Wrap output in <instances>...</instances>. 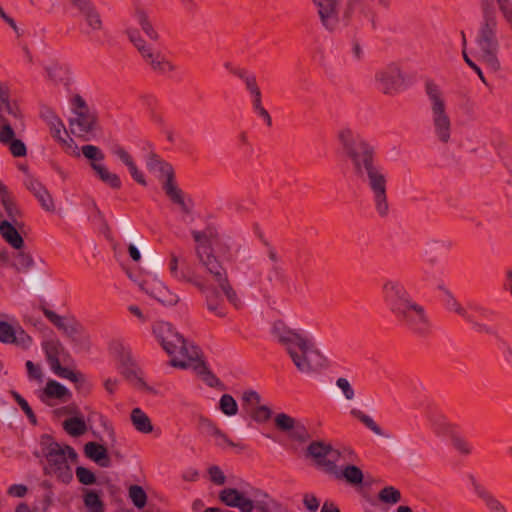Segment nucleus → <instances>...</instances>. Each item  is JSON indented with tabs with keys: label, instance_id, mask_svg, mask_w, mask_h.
<instances>
[{
	"label": "nucleus",
	"instance_id": "obj_43",
	"mask_svg": "<svg viewBox=\"0 0 512 512\" xmlns=\"http://www.w3.org/2000/svg\"><path fill=\"white\" fill-rule=\"evenodd\" d=\"M219 409L226 416H235L238 413V404L230 394H223L219 400Z\"/></svg>",
	"mask_w": 512,
	"mask_h": 512
},
{
	"label": "nucleus",
	"instance_id": "obj_52",
	"mask_svg": "<svg viewBox=\"0 0 512 512\" xmlns=\"http://www.w3.org/2000/svg\"><path fill=\"white\" fill-rule=\"evenodd\" d=\"M16 328L5 321H0V341L6 344H12L15 340L14 336Z\"/></svg>",
	"mask_w": 512,
	"mask_h": 512
},
{
	"label": "nucleus",
	"instance_id": "obj_22",
	"mask_svg": "<svg viewBox=\"0 0 512 512\" xmlns=\"http://www.w3.org/2000/svg\"><path fill=\"white\" fill-rule=\"evenodd\" d=\"M274 421L279 430L291 432L296 439L303 440L307 436L304 425L285 413L277 414Z\"/></svg>",
	"mask_w": 512,
	"mask_h": 512
},
{
	"label": "nucleus",
	"instance_id": "obj_55",
	"mask_svg": "<svg viewBox=\"0 0 512 512\" xmlns=\"http://www.w3.org/2000/svg\"><path fill=\"white\" fill-rule=\"evenodd\" d=\"M199 429L205 435L211 436L213 438L216 436V434L220 430L212 420L205 418V417L199 418Z\"/></svg>",
	"mask_w": 512,
	"mask_h": 512
},
{
	"label": "nucleus",
	"instance_id": "obj_3",
	"mask_svg": "<svg viewBox=\"0 0 512 512\" xmlns=\"http://www.w3.org/2000/svg\"><path fill=\"white\" fill-rule=\"evenodd\" d=\"M152 332L163 350L171 357L170 364L173 367L185 369L199 358L198 348L187 342L170 323L158 321L153 324Z\"/></svg>",
	"mask_w": 512,
	"mask_h": 512
},
{
	"label": "nucleus",
	"instance_id": "obj_47",
	"mask_svg": "<svg viewBox=\"0 0 512 512\" xmlns=\"http://www.w3.org/2000/svg\"><path fill=\"white\" fill-rule=\"evenodd\" d=\"M236 76L245 83L246 89L250 95L260 92V88L256 81V76L253 73H250L247 70L236 71Z\"/></svg>",
	"mask_w": 512,
	"mask_h": 512
},
{
	"label": "nucleus",
	"instance_id": "obj_51",
	"mask_svg": "<svg viewBox=\"0 0 512 512\" xmlns=\"http://www.w3.org/2000/svg\"><path fill=\"white\" fill-rule=\"evenodd\" d=\"M0 120L2 122L0 128V143L3 145H8L10 142L15 140V133L11 124L6 119L1 117Z\"/></svg>",
	"mask_w": 512,
	"mask_h": 512
},
{
	"label": "nucleus",
	"instance_id": "obj_19",
	"mask_svg": "<svg viewBox=\"0 0 512 512\" xmlns=\"http://www.w3.org/2000/svg\"><path fill=\"white\" fill-rule=\"evenodd\" d=\"M323 26L333 30L338 23V0H313Z\"/></svg>",
	"mask_w": 512,
	"mask_h": 512
},
{
	"label": "nucleus",
	"instance_id": "obj_49",
	"mask_svg": "<svg viewBox=\"0 0 512 512\" xmlns=\"http://www.w3.org/2000/svg\"><path fill=\"white\" fill-rule=\"evenodd\" d=\"M260 402V395L254 390H248L242 394V407L247 413L252 412V409L259 405Z\"/></svg>",
	"mask_w": 512,
	"mask_h": 512
},
{
	"label": "nucleus",
	"instance_id": "obj_6",
	"mask_svg": "<svg viewBox=\"0 0 512 512\" xmlns=\"http://www.w3.org/2000/svg\"><path fill=\"white\" fill-rule=\"evenodd\" d=\"M425 93L433 135L446 144L451 140L453 124L445 94L438 84L430 80L425 83Z\"/></svg>",
	"mask_w": 512,
	"mask_h": 512
},
{
	"label": "nucleus",
	"instance_id": "obj_63",
	"mask_svg": "<svg viewBox=\"0 0 512 512\" xmlns=\"http://www.w3.org/2000/svg\"><path fill=\"white\" fill-rule=\"evenodd\" d=\"M128 37L130 41L134 44L140 54L147 50L150 46L140 37L136 30H129Z\"/></svg>",
	"mask_w": 512,
	"mask_h": 512
},
{
	"label": "nucleus",
	"instance_id": "obj_24",
	"mask_svg": "<svg viewBox=\"0 0 512 512\" xmlns=\"http://www.w3.org/2000/svg\"><path fill=\"white\" fill-rule=\"evenodd\" d=\"M146 165L150 172L156 174L158 178L164 179V183H174L172 166L161 160L157 155L151 154L147 159Z\"/></svg>",
	"mask_w": 512,
	"mask_h": 512
},
{
	"label": "nucleus",
	"instance_id": "obj_16",
	"mask_svg": "<svg viewBox=\"0 0 512 512\" xmlns=\"http://www.w3.org/2000/svg\"><path fill=\"white\" fill-rule=\"evenodd\" d=\"M204 295L207 309L215 313L219 317H224L226 312L224 311L223 298L219 291L212 284L203 277L201 279V286H195Z\"/></svg>",
	"mask_w": 512,
	"mask_h": 512
},
{
	"label": "nucleus",
	"instance_id": "obj_14",
	"mask_svg": "<svg viewBox=\"0 0 512 512\" xmlns=\"http://www.w3.org/2000/svg\"><path fill=\"white\" fill-rule=\"evenodd\" d=\"M219 499L228 507L237 508L240 512H252L254 501L244 491L236 488H225L220 491Z\"/></svg>",
	"mask_w": 512,
	"mask_h": 512
},
{
	"label": "nucleus",
	"instance_id": "obj_28",
	"mask_svg": "<svg viewBox=\"0 0 512 512\" xmlns=\"http://www.w3.org/2000/svg\"><path fill=\"white\" fill-rule=\"evenodd\" d=\"M429 426L437 436H452L453 426L446 417L438 412H430L427 416Z\"/></svg>",
	"mask_w": 512,
	"mask_h": 512
},
{
	"label": "nucleus",
	"instance_id": "obj_42",
	"mask_svg": "<svg viewBox=\"0 0 512 512\" xmlns=\"http://www.w3.org/2000/svg\"><path fill=\"white\" fill-rule=\"evenodd\" d=\"M350 414L357 418L359 421H361L368 429H370L372 432H374L376 435L382 436L383 431L381 428L377 425V423L370 417L369 415L365 414L359 409H352L350 411Z\"/></svg>",
	"mask_w": 512,
	"mask_h": 512
},
{
	"label": "nucleus",
	"instance_id": "obj_46",
	"mask_svg": "<svg viewBox=\"0 0 512 512\" xmlns=\"http://www.w3.org/2000/svg\"><path fill=\"white\" fill-rule=\"evenodd\" d=\"M381 502L387 504H396L401 500V493L393 486L384 487L378 494Z\"/></svg>",
	"mask_w": 512,
	"mask_h": 512
},
{
	"label": "nucleus",
	"instance_id": "obj_34",
	"mask_svg": "<svg viewBox=\"0 0 512 512\" xmlns=\"http://www.w3.org/2000/svg\"><path fill=\"white\" fill-rule=\"evenodd\" d=\"M330 448V444L315 441L308 446L307 452L308 455L315 461L316 465L321 469H324Z\"/></svg>",
	"mask_w": 512,
	"mask_h": 512
},
{
	"label": "nucleus",
	"instance_id": "obj_58",
	"mask_svg": "<svg viewBox=\"0 0 512 512\" xmlns=\"http://www.w3.org/2000/svg\"><path fill=\"white\" fill-rule=\"evenodd\" d=\"M76 476L79 482L84 485H92L96 482L94 473L85 467H77Z\"/></svg>",
	"mask_w": 512,
	"mask_h": 512
},
{
	"label": "nucleus",
	"instance_id": "obj_4",
	"mask_svg": "<svg viewBox=\"0 0 512 512\" xmlns=\"http://www.w3.org/2000/svg\"><path fill=\"white\" fill-rule=\"evenodd\" d=\"M191 235L196 242L195 254L199 266L204 269L211 280L217 284L228 301L235 307H238L240 305V299L228 282L226 269L213 254L211 248L212 243L207 238V234H203L202 231L192 230Z\"/></svg>",
	"mask_w": 512,
	"mask_h": 512
},
{
	"label": "nucleus",
	"instance_id": "obj_61",
	"mask_svg": "<svg viewBox=\"0 0 512 512\" xmlns=\"http://www.w3.org/2000/svg\"><path fill=\"white\" fill-rule=\"evenodd\" d=\"M214 442H215V445H217L221 448H225V447L229 446V447H238L240 449H244L243 445H241L239 443L236 444L233 441H231L222 430L218 431V433L214 437Z\"/></svg>",
	"mask_w": 512,
	"mask_h": 512
},
{
	"label": "nucleus",
	"instance_id": "obj_59",
	"mask_svg": "<svg viewBox=\"0 0 512 512\" xmlns=\"http://www.w3.org/2000/svg\"><path fill=\"white\" fill-rule=\"evenodd\" d=\"M248 413L251 414L253 419L257 422H265L271 416V410L267 406L261 404L253 408L252 412Z\"/></svg>",
	"mask_w": 512,
	"mask_h": 512
},
{
	"label": "nucleus",
	"instance_id": "obj_48",
	"mask_svg": "<svg viewBox=\"0 0 512 512\" xmlns=\"http://www.w3.org/2000/svg\"><path fill=\"white\" fill-rule=\"evenodd\" d=\"M129 497L133 504L139 509L143 508L146 505L147 495L141 486L132 485L129 488Z\"/></svg>",
	"mask_w": 512,
	"mask_h": 512
},
{
	"label": "nucleus",
	"instance_id": "obj_11",
	"mask_svg": "<svg viewBox=\"0 0 512 512\" xmlns=\"http://www.w3.org/2000/svg\"><path fill=\"white\" fill-rule=\"evenodd\" d=\"M377 88L384 94L393 95L404 86L405 76L397 64H389L375 75Z\"/></svg>",
	"mask_w": 512,
	"mask_h": 512
},
{
	"label": "nucleus",
	"instance_id": "obj_10",
	"mask_svg": "<svg viewBox=\"0 0 512 512\" xmlns=\"http://www.w3.org/2000/svg\"><path fill=\"white\" fill-rule=\"evenodd\" d=\"M41 119L48 125L52 137L59 142L65 151L74 156H79L78 146L74 140L67 136L62 120L50 108H43L40 112Z\"/></svg>",
	"mask_w": 512,
	"mask_h": 512
},
{
	"label": "nucleus",
	"instance_id": "obj_8",
	"mask_svg": "<svg viewBox=\"0 0 512 512\" xmlns=\"http://www.w3.org/2000/svg\"><path fill=\"white\" fill-rule=\"evenodd\" d=\"M71 110L73 116L69 120L71 132L78 136L87 138L96 126L95 113L90 110L85 100L80 95H74L71 99Z\"/></svg>",
	"mask_w": 512,
	"mask_h": 512
},
{
	"label": "nucleus",
	"instance_id": "obj_18",
	"mask_svg": "<svg viewBox=\"0 0 512 512\" xmlns=\"http://www.w3.org/2000/svg\"><path fill=\"white\" fill-rule=\"evenodd\" d=\"M120 373L135 387L138 389H146L148 388L141 377V373L139 369L134 364L130 352L123 351V353L119 357Z\"/></svg>",
	"mask_w": 512,
	"mask_h": 512
},
{
	"label": "nucleus",
	"instance_id": "obj_12",
	"mask_svg": "<svg viewBox=\"0 0 512 512\" xmlns=\"http://www.w3.org/2000/svg\"><path fill=\"white\" fill-rule=\"evenodd\" d=\"M383 298L394 316L413 301L403 284L396 280L385 281Z\"/></svg>",
	"mask_w": 512,
	"mask_h": 512
},
{
	"label": "nucleus",
	"instance_id": "obj_64",
	"mask_svg": "<svg viewBox=\"0 0 512 512\" xmlns=\"http://www.w3.org/2000/svg\"><path fill=\"white\" fill-rule=\"evenodd\" d=\"M7 146L14 157H24L27 154L25 144L19 139L13 140Z\"/></svg>",
	"mask_w": 512,
	"mask_h": 512
},
{
	"label": "nucleus",
	"instance_id": "obj_27",
	"mask_svg": "<svg viewBox=\"0 0 512 512\" xmlns=\"http://www.w3.org/2000/svg\"><path fill=\"white\" fill-rule=\"evenodd\" d=\"M353 456L354 452L348 448L339 450L331 446L323 470L334 476L340 470V467L337 466V462H339L341 459L351 460Z\"/></svg>",
	"mask_w": 512,
	"mask_h": 512
},
{
	"label": "nucleus",
	"instance_id": "obj_37",
	"mask_svg": "<svg viewBox=\"0 0 512 512\" xmlns=\"http://www.w3.org/2000/svg\"><path fill=\"white\" fill-rule=\"evenodd\" d=\"M451 242L447 240H432L427 243L425 255L427 257V262L430 264H435L438 261L436 253H443L449 251L451 248Z\"/></svg>",
	"mask_w": 512,
	"mask_h": 512
},
{
	"label": "nucleus",
	"instance_id": "obj_36",
	"mask_svg": "<svg viewBox=\"0 0 512 512\" xmlns=\"http://www.w3.org/2000/svg\"><path fill=\"white\" fill-rule=\"evenodd\" d=\"M91 168L98 175V177L111 188L118 189L121 187V180L119 176L109 171V169L104 164L91 162Z\"/></svg>",
	"mask_w": 512,
	"mask_h": 512
},
{
	"label": "nucleus",
	"instance_id": "obj_44",
	"mask_svg": "<svg viewBox=\"0 0 512 512\" xmlns=\"http://www.w3.org/2000/svg\"><path fill=\"white\" fill-rule=\"evenodd\" d=\"M135 17L144 33L151 40L157 41L159 39V35L157 31L153 28L152 24L149 22L146 13L144 11H137Z\"/></svg>",
	"mask_w": 512,
	"mask_h": 512
},
{
	"label": "nucleus",
	"instance_id": "obj_54",
	"mask_svg": "<svg viewBox=\"0 0 512 512\" xmlns=\"http://www.w3.org/2000/svg\"><path fill=\"white\" fill-rule=\"evenodd\" d=\"M34 264L32 257L24 252H19L15 257L14 266L19 271H27Z\"/></svg>",
	"mask_w": 512,
	"mask_h": 512
},
{
	"label": "nucleus",
	"instance_id": "obj_23",
	"mask_svg": "<svg viewBox=\"0 0 512 512\" xmlns=\"http://www.w3.org/2000/svg\"><path fill=\"white\" fill-rule=\"evenodd\" d=\"M141 56L149 63L151 68L158 73L166 74L175 70V66L165 59L160 52L154 51L151 46L147 50H144Z\"/></svg>",
	"mask_w": 512,
	"mask_h": 512
},
{
	"label": "nucleus",
	"instance_id": "obj_30",
	"mask_svg": "<svg viewBox=\"0 0 512 512\" xmlns=\"http://www.w3.org/2000/svg\"><path fill=\"white\" fill-rule=\"evenodd\" d=\"M84 453L89 459L101 467L110 466V458L107 449L103 445L96 442H88L84 446Z\"/></svg>",
	"mask_w": 512,
	"mask_h": 512
},
{
	"label": "nucleus",
	"instance_id": "obj_57",
	"mask_svg": "<svg viewBox=\"0 0 512 512\" xmlns=\"http://www.w3.org/2000/svg\"><path fill=\"white\" fill-rule=\"evenodd\" d=\"M454 448L461 454L468 455L472 452L471 444L464 438L453 434L451 436Z\"/></svg>",
	"mask_w": 512,
	"mask_h": 512
},
{
	"label": "nucleus",
	"instance_id": "obj_38",
	"mask_svg": "<svg viewBox=\"0 0 512 512\" xmlns=\"http://www.w3.org/2000/svg\"><path fill=\"white\" fill-rule=\"evenodd\" d=\"M83 503L87 512H105L104 503L99 493L94 490H84Z\"/></svg>",
	"mask_w": 512,
	"mask_h": 512
},
{
	"label": "nucleus",
	"instance_id": "obj_39",
	"mask_svg": "<svg viewBox=\"0 0 512 512\" xmlns=\"http://www.w3.org/2000/svg\"><path fill=\"white\" fill-rule=\"evenodd\" d=\"M47 77L53 82H61L65 79L68 68L65 64L51 60L44 65Z\"/></svg>",
	"mask_w": 512,
	"mask_h": 512
},
{
	"label": "nucleus",
	"instance_id": "obj_2",
	"mask_svg": "<svg viewBox=\"0 0 512 512\" xmlns=\"http://www.w3.org/2000/svg\"><path fill=\"white\" fill-rule=\"evenodd\" d=\"M271 333L301 373L310 374L326 365L325 357L307 331L291 328L279 320L273 323Z\"/></svg>",
	"mask_w": 512,
	"mask_h": 512
},
{
	"label": "nucleus",
	"instance_id": "obj_9",
	"mask_svg": "<svg viewBox=\"0 0 512 512\" xmlns=\"http://www.w3.org/2000/svg\"><path fill=\"white\" fill-rule=\"evenodd\" d=\"M395 317L400 324L418 335H427L431 323L422 306L412 301L409 305L398 312Z\"/></svg>",
	"mask_w": 512,
	"mask_h": 512
},
{
	"label": "nucleus",
	"instance_id": "obj_5",
	"mask_svg": "<svg viewBox=\"0 0 512 512\" xmlns=\"http://www.w3.org/2000/svg\"><path fill=\"white\" fill-rule=\"evenodd\" d=\"M40 454L46 459L44 473L62 483L73 479L71 464L77 461L76 451L69 445H61L49 435L40 438Z\"/></svg>",
	"mask_w": 512,
	"mask_h": 512
},
{
	"label": "nucleus",
	"instance_id": "obj_60",
	"mask_svg": "<svg viewBox=\"0 0 512 512\" xmlns=\"http://www.w3.org/2000/svg\"><path fill=\"white\" fill-rule=\"evenodd\" d=\"M14 338L15 340L13 341V344L22 348H28L32 343V338L19 326L16 327Z\"/></svg>",
	"mask_w": 512,
	"mask_h": 512
},
{
	"label": "nucleus",
	"instance_id": "obj_29",
	"mask_svg": "<svg viewBox=\"0 0 512 512\" xmlns=\"http://www.w3.org/2000/svg\"><path fill=\"white\" fill-rule=\"evenodd\" d=\"M130 422L133 428L139 433L149 434L154 431L150 417L139 407H135L131 410Z\"/></svg>",
	"mask_w": 512,
	"mask_h": 512
},
{
	"label": "nucleus",
	"instance_id": "obj_15",
	"mask_svg": "<svg viewBox=\"0 0 512 512\" xmlns=\"http://www.w3.org/2000/svg\"><path fill=\"white\" fill-rule=\"evenodd\" d=\"M180 257L175 252L170 253L168 268L171 276L179 282L190 283L193 286H201L203 276L193 271L190 267H179Z\"/></svg>",
	"mask_w": 512,
	"mask_h": 512
},
{
	"label": "nucleus",
	"instance_id": "obj_25",
	"mask_svg": "<svg viewBox=\"0 0 512 512\" xmlns=\"http://www.w3.org/2000/svg\"><path fill=\"white\" fill-rule=\"evenodd\" d=\"M72 393L61 383L55 380H49L40 396L43 402L48 399H58L61 402H67L71 399Z\"/></svg>",
	"mask_w": 512,
	"mask_h": 512
},
{
	"label": "nucleus",
	"instance_id": "obj_20",
	"mask_svg": "<svg viewBox=\"0 0 512 512\" xmlns=\"http://www.w3.org/2000/svg\"><path fill=\"white\" fill-rule=\"evenodd\" d=\"M142 288L147 294L163 305L172 306L179 300L178 296L170 292L160 281L145 282Z\"/></svg>",
	"mask_w": 512,
	"mask_h": 512
},
{
	"label": "nucleus",
	"instance_id": "obj_62",
	"mask_svg": "<svg viewBox=\"0 0 512 512\" xmlns=\"http://www.w3.org/2000/svg\"><path fill=\"white\" fill-rule=\"evenodd\" d=\"M336 386L342 391L347 400L354 399L355 393L351 384L346 378L340 377L336 381Z\"/></svg>",
	"mask_w": 512,
	"mask_h": 512
},
{
	"label": "nucleus",
	"instance_id": "obj_13",
	"mask_svg": "<svg viewBox=\"0 0 512 512\" xmlns=\"http://www.w3.org/2000/svg\"><path fill=\"white\" fill-rule=\"evenodd\" d=\"M163 189L169 199L179 207L181 212V221L190 224L194 221V202L177 187L175 183H163Z\"/></svg>",
	"mask_w": 512,
	"mask_h": 512
},
{
	"label": "nucleus",
	"instance_id": "obj_35",
	"mask_svg": "<svg viewBox=\"0 0 512 512\" xmlns=\"http://www.w3.org/2000/svg\"><path fill=\"white\" fill-rule=\"evenodd\" d=\"M337 479H343L351 485H360L363 482V472L355 465H346L334 475Z\"/></svg>",
	"mask_w": 512,
	"mask_h": 512
},
{
	"label": "nucleus",
	"instance_id": "obj_41",
	"mask_svg": "<svg viewBox=\"0 0 512 512\" xmlns=\"http://www.w3.org/2000/svg\"><path fill=\"white\" fill-rule=\"evenodd\" d=\"M43 349L45 351L46 358H47V361H48L50 367H52L53 365L60 362L59 356H60L61 352L63 351V347L59 341H57V340L46 341L43 344Z\"/></svg>",
	"mask_w": 512,
	"mask_h": 512
},
{
	"label": "nucleus",
	"instance_id": "obj_40",
	"mask_svg": "<svg viewBox=\"0 0 512 512\" xmlns=\"http://www.w3.org/2000/svg\"><path fill=\"white\" fill-rule=\"evenodd\" d=\"M63 428L72 437H79L83 435L87 426L83 418L81 417H72L68 418L63 422Z\"/></svg>",
	"mask_w": 512,
	"mask_h": 512
},
{
	"label": "nucleus",
	"instance_id": "obj_53",
	"mask_svg": "<svg viewBox=\"0 0 512 512\" xmlns=\"http://www.w3.org/2000/svg\"><path fill=\"white\" fill-rule=\"evenodd\" d=\"M81 150L83 155L92 162L101 163L104 160V153L97 146L84 145Z\"/></svg>",
	"mask_w": 512,
	"mask_h": 512
},
{
	"label": "nucleus",
	"instance_id": "obj_31",
	"mask_svg": "<svg viewBox=\"0 0 512 512\" xmlns=\"http://www.w3.org/2000/svg\"><path fill=\"white\" fill-rule=\"evenodd\" d=\"M26 186L34 194V196L40 202L41 206L46 211H54L55 206L52 197L40 182L34 179H30L29 181H27Z\"/></svg>",
	"mask_w": 512,
	"mask_h": 512
},
{
	"label": "nucleus",
	"instance_id": "obj_7",
	"mask_svg": "<svg viewBox=\"0 0 512 512\" xmlns=\"http://www.w3.org/2000/svg\"><path fill=\"white\" fill-rule=\"evenodd\" d=\"M82 17L80 32L93 44L102 45L101 34L105 33L100 14L90 0H69Z\"/></svg>",
	"mask_w": 512,
	"mask_h": 512
},
{
	"label": "nucleus",
	"instance_id": "obj_17",
	"mask_svg": "<svg viewBox=\"0 0 512 512\" xmlns=\"http://www.w3.org/2000/svg\"><path fill=\"white\" fill-rule=\"evenodd\" d=\"M43 313L63 334L73 340H77L82 328L74 318L60 316L46 308L43 309Z\"/></svg>",
	"mask_w": 512,
	"mask_h": 512
},
{
	"label": "nucleus",
	"instance_id": "obj_1",
	"mask_svg": "<svg viewBox=\"0 0 512 512\" xmlns=\"http://www.w3.org/2000/svg\"><path fill=\"white\" fill-rule=\"evenodd\" d=\"M338 140L352 165L354 175L372 195L377 214L384 218L390 211L387 196L388 171L375 159V147L350 127L338 131Z\"/></svg>",
	"mask_w": 512,
	"mask_h": 512
},
{
	"label": "nucleus",
	"instance_id": "obj_33",
	"mask_svg": "<svg viewBox=\"0 0 512 512\" xmlns=\"http://www.w3.org/2000/svg\"><path fill=\"white\" fill-rule=\"evenodd\" d=\"M0 200L3 208L5 209L8 218L7 220L14 224H18L20 211L15 205L7 187L2 182H0Z\"/></svg>",
	"mask_w": 512,
	"mask_h": 512
},
{
	"label": "nucleus",
	"instance_id": "obj_26",
	"mask_svg": "<svg viewBox=\"0 0 512 512\" xmlns=\"http://www.w3.org/2000/svg\"><path fill=\"white\" fill-rule=\"evenodd\" d=\"M470 479L474 493L484 501L490 512H507L504 505L481 484H479L473 476H471Z\"/></svg>",
	"mask_w": 512,
	"mask_h": 512
},
{
	"label": "nucleus",
	"instance_id": "obj_45",
	"mask_svg": "<svg viewBox=\"0 0 512 512\" xmlns=\"http://www.w3.org/2000/svg\"><path fill=\"white\" fill-rule=\"evenodd\" d=\"M446 294V306L447 309L457 313L458 315L462 316L469 322H473L471 316L467 313V311L461 306V304L455 299V297L452 295V293L448 290H444Z\"/></svg>",
	"mask_w": 512,
	"mask_h": 512
},
{
	"label": "nucleus",
	"instance_id": "obj_56",
	"mask_svg": "<svg viewBox=\"0 0 512 512\" xmlns=\"http://www.w3.org/2000/svg\"><path fill=\"white\" fill-rule=\"evenodd\" d=\"M50 368L57 376L61 378L68 379L72 382H77L79 380V376L77 373L68 368L62 367L60 362L53 365Z\"/></svg>",
	"mask_w": 512,
	"mask_h": 512
},
{
	"label": "nucleus",
	"instance_id": "obj_21",
	"mask_svg": "<svg viewBox=\"0 0 512 512\" xmlns=\"http://www.w3.org/2000/svg\"><path fill=\"white\" fill-rule=\"evenodd\" d=\"M360 6L361 15L368 20L373 27L376 26L377 13L376 8L382 7L387 9L390 5L389 0H349L348 8L352 10L354 6Z\"/></svg>",
	"mask_w": 512,
	"mask_h": 512
},
{
	"label": "nucleus",
	"instance_id": "obj_50",
	"mask_svg": "<svg viewBox=\"0 0 512 512\" xmlns=\"http://www.w3.org/2000/svg\"><path fill=\"white\" fill-rule=\"evenodd\" d=\"M253 501L254 509L260 512H273L276 508V502L267 494H263L261 498H256Z\"/></svg>",
	"mask_w": 512,
	"mask_h": 512
},
{
	"label": "nucleus",
	"instance_id": "obj_32",
	"mask_svg": "<svg viewBox=\"0 0 512 512\" xmlns=\"http://www.w3.org/2000/svg\"><path fill=\"white\" fill-rule=\"evenodd\" d=\"M18 225L19 223L14 224L9 220H4L0 223V234L5 239V241L15 249L22 248L24 243L23 238L16 229Z\"/></svg>",
	"mask_w": 512,
	"mask_h": 512
}]
</instances>
